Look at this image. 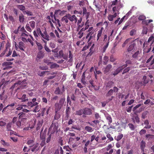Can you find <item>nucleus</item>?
I'll list each match as a JSON object with an SVG mask.
<instances>
[{
    "label": "nucleus",
    "instance_id": "nucleus-1",
    "mask_svg": "<svg viewBox=\"0 0 154 154\" xmlns=\"http://www.w3.org/2000/svg\"><path fill=\"white\" fill-rule=\"evenodd\" d=\"M66 12V11L64 10L61 11L59 9L56 10L55 11L54 14L53 15L52 12H51L50 15L48 16L47 17V19L49 20V22L50 23L51 26L52 27H54L53 23H52L51 21L56 25H58L59 27L61 26L60 21L58 19H57L56 16L58 15H63Z\"/></svg>",
    "mask_w": 154,
    "mask_h": 154
},
{
    "label": "nucleus",
    "instance_id": "nucleus-2",
    "mask_svg": "<svg viewBox=\"0 0 154 154\" xmlns=\"http://www.w3.org/2000/svg\"><path fill=\"white\" fill-rule=\"evenodd\" d=\"M20 38L23 41L25 42L28 41L32 46L34 45V43L33 42L34 41V39L31 35H29L26 33H22L21 34Z\"/></svg>",
    "mask_w": 154,
    "mask_h": 154
},
{
    "label": "nucleus",
    "instance_id": "nucleus-3",
    "mask_svg": "<svg viewBox=\"0 0 154 154\" xmlns=\"http://www.w3.org/2000/svg\"><path fill=\"white\" fill-rule=\"evenodd\" d=\"M154 42V37L152 35L148 39V41L146 42H145L143 47H147V48L149 49V51L151 48L153 46L152 45L153 44Z\"/></svg>",
    "mask_w": 154,
    "mask_h": 154
},
{
    "label": "nucleus",
    "instance_id": "nucleus-4",
    "mask_svg": "<svg viewBox=\"0 0 154 154\" xmlns=\"http://www.w3.org/2000/svg\"><path fill=\"white\" fill-rule=\"evenodd\" d=\"M7 98V96L5 95L4 92L0 95V110H2L3 107L5 106V103Z\"/></svg>",
    "mask_w": 154,
    "mask_h": 154
},
{
    "label": "nucleus",
    "instance_id": "nucleus-5",
    "mask_svg": "<svg viewBox=\"0 0 154 154\" xmlns=\"http://www.w3.org/2000/svg\"><path fill=\"white\" fill-rule=\"evenodd\" d=\"M65 100V98H62L60 99L59 103H56L55 104V112H57L61 108L63 105Z\"/></svg>",
    "mask_w": 154,
    "mask_h": 154
},
{
    "label": "nucleus",
    "instance_id": "nucleus-6",
    "mask_svg": "<svg viewBox=\"0 0 154 154\" xmlns=\"http://www.w3.org/2000/svg\"><path fill=\"white\" fill-rule=\"evenodd\" d=\"M26 81V80H23V81L21 82V81L19 80L18 82L15 83L12 86L11 88L13 89L15 87H19V85L21 88H24L26 85V83L25 82Z\"/></svg>",
    "mask_w": 154,
    "mask_h": 154
},
{
    "label": "nucleus",
    "instance_id": "nucleus-7",
    "mask_svg": "<svg viewBox=\"0 0 154 154\" xmlns=\"http://www.w3.org/2000/svg\"><path fill=\"white\" fill-rule=\"evenodd\" d=\"M30 26L32 28H34L35 26V21H31L29 22V23H27L26 25V29L28 31L30 32L32 31V30L30 27Z\"/></svg>",
    "mask_w": 154,
    "mask_h": 154
},
{
    "label": "nucleus",
    "instance_id": "nucleus-8",
    "mask_svg": "<svg viewBox=\"0 0 154 154\" xmlns=\"http://www.w3.org/2000/svg\"><path fill=\"white\" fill-rule=\"evenodd\" d=\"M104 28L103 27H101L100 29L98 31L97 35V42L98 43H100L102 41V32Z\"/></svg>",
    "mask_w": 154,
    "mask_h": 154
},
{
    "label": "nucleus",
    "instance_id": "nucleus-9",
    "mask_svg": "<svg viewBox=\"0 0 154 154\" xmlns=\"http://www.w3.org/2000/svg\"><path fill=\"white\" fill-rule=\"evenodd\" d=\"M14 45L16 50H18V48L22 51H24V44L22 42H20L19 43V45H18L16 42H14Z\"/></svg>",
    "mask_w": 154,
    "mask_h": 154
},
{
    "label": "nucleus",
    "instance_id": "nucleus-10",
    "mask_svg": "<svg viewBox=\"0 0 154 154\" xmlns=\"http://www.w3.org/2000/svg\"><path fill=\"white\" fill-rule=\"evenodd\" d=\"M28 106L26 105H20L16 109L18 110L22 109V111L24 112H27L29 111V110H27L26 108H27Z\"/></svg>",
    "mask_w": 154,
    "mask_h": 154
},
{
    "label": "nucleus",
    "instance_id": "nucleus-11",
    "mask_svg": "<svg viewBox=\"0 0 154 154\" xmlns=\"http://www.w3.org/2000/svg\"><path fill=\"white\" fill-rule=\"evenodd\" d=\"M57 128H58V125L57 124H56L55 123L54 124H52L50 127L49 129V131H50L52 130H53L52 133H53L55 132H57Z\"/></svg>",
    "mask_w": 154,
    "mask_h": 154
},
{
    "label": "nucleus",
    "instance_id": "nucleus-12",
    "mask_svg": "<svg viewBox=\"0 0 154 154\" xmlns=\"http://www.w3.org/2000/svg\"><path fill=\"white\" fill-rule=\"evenodd\" d=\"M64 91V86H63V88L60 89L59 88H57L55 91V93L57 94H61Z\"/></svg>",
    "mask_w": 154,
    "mask_h": 154
},
{
    "label": "nucleus",
    "instance_id": "nucleus-13",
    "mask_svg": "<svg viewBox=\"0 0 154 154\" xmlns=\"http://www.w3.org/2000/svg\"><path fill=\"white\" fill-rule=\"evenodd\" d=\"M39 144L38 143H36L33 145L32 146V148L31 149V151L32 152H36L39 149V146H38Z\"/></svg>",
    "mask_w": 154,
    "mask_h": 154
},
{
    "label": "nucleus",
    "instance_id": "nucleus-14",
    "mask_svg": "<svg viewBox=\"0 0 154 154\" xmlns=\"http://www.w3.org/2000/svg\"><path fill=\"white\" fill-rule=\"evenodd\" d=\"M79 2V5L82 8L83 7H85L88 4V2L87 0H81Z\"/></svg>",
    "mask_w": 154,
    "mask_h": 154
},
{
    "label": "nucleus",
    "instance_id": "nucleus-15",
    "mask_svg": "<svg viewBox=\"0 0 154 154\" xmlns=\"http://www.w3.org/2000/svg\"><path fill=\"white\" fill-rule=\"evenodd\" d=\"M154 63V56H152L147 61V65H151Z\"/></svg>",
    "mask_w": 154,
    "mask_h": 154
},
{
    "label": "nucleus",
    "instance_id": "nucleus-16",
    "mask_svg": "<svg viewBox=\"0 0 154 154\" xmlns=\"http://www.w3.org/2000/svg\"><path fill=\"white\" fill-rule=\"evenodd\" d=\"M26 119L23 118L22 119V120H19L16 122L17 125L19 127L22 128L23 125H24V123H23V121L26 120Z\"/></svg>",
    "mask_w": 154,
    "mask_h": 154
},
{
    "label": "nucleus",
    "instance_id": "nucleus-17",
    "mask_svg": "<svg viewBox=\"0 0 154 154\" xmlns=\"http://www.w3.org/2000/svg\"><path fill=\"white\" fill-rule=\"evenodd\" d=\"M14 105V103H11L10 105H8L4 107L2 110V112H4V111H6L7 109H11L13 108V107Z\"/></svg>",
    "mask_w": 154,
    "mask_h": 154
},
{
    "label": "nucleus",
    "instance_id": "nucleus-18",
    "mask_svg": "<svg viewBox=\"0 0 154 154\" xmlns=\"http://www.w3.org/2000/svg\"><path fill=\"white\" fill-rule=\"evenodd\" d=\"M93 29V27H90L88 29V31L89 32L87 35L86 38H87L88 37H89V40H90L92 38V36H91L92 34L91 33V32H91L92 30Z\"/></svg>",
    "mask_w": 154,
    "mask_h": 154
},
{
    "label": "nucleus",
    "instance_id": "nucleus-19",
    "mask_svg": "<svg viewBox=\"0 0 154 154\" xmlns=\"http://www.w3.org/2000/svg\"><path fill=\"white\" fill-rule=\"evenodd\" d=\"M117 16V14L116 13H115L113 15H109L108 16V19L110 21H112L114 18H115Z\"/></svg>",
    "mask_w": 154,
    "mask_h": 154
},
{
    "label": "nucleus",
    "instance_id": "nucleus-20",
    "mask_svg": "<svg viewBox=\"0 0 154 154\" xmlns=\"http://www.w3.org/2000/svg\"><path fill=\"white\" fill-rule=\"evenodd\" d=\"M83 113L85 115H90L91 114V110L88 108H85L83 111Z\"/></svg>",
    "mask_w": 154,
    "mask_h": 154
},
{
    "label": "nucleus",
    "instance_id": "nucleus-21",
    "mask_svg": "<svg viewBox=\"0 0 154 154\" xmlns=\"http://www.w3.org/2000/svg\"><path fill=\"white\" fill-rule=\"evenodd\" d=\"M68 19L71 21H74L75 23H76L77 22V18L75 15H73L72 16H69L68 18Z\"/></svg>",
    "mask_w": 154,
    "mask_h": 154
},
{
    "label": "nucleus",
    "instance_id": "nucleus-22",
    "mask_svg": "<svg viewBox=\"0 0 154 154\" xmlns=\"http://www.w3.org/2000/svg\"><path fill=\"white\" fill-rule=\"evenodd\" d=\"M148 94L146 92H142L141 95V98L142 99L144 100L148 98Z\"/></svg>",
    "mask_w": 154,
    "mask_h": 154
},
{
    "label": "nucleus",
    "instance_id": "nucleus-23",
    "mask_svg": "<svg viewBox=\"0 0 154 154\" xmlns=\"http://www.w3.org/2000/svg\"><path fill=\"white\" fill-rule=\"evenodd\" d=\"M112 66L111 65H108L106 67L103 69L104 73H107L112 68Z\"/></svg>",
    "mask_w": 154,
    "mask_h": 154
},
{
    "label": "nucleus",
    "instance_id": "nucleus-24",
    "mask_svg": "<svg viewBox=\"0 0 154 154\" xmlns=\"http://www.w3.org/2000/svg\"><path fill=\"white\" fill-rule=\"evenodd\" d=\"M46 133V132L44 131H42L40 133V138L41 140H45V136Z\"/></svg>",
    "mask_w": 154,
    "mask_h": 154
},
{
    "label": "nucleus",
    "instance_id": "nucleus-25",
    "mask_svg": "<svg viewBox=\"0 0 154 154\" xmlns=\"http://www.w3.org/2000/svg\"><path fill=\"white\" fill-rule=\"evenodd\" d=\"M141 52L139 51H137L132 56L133 58H137L141 57Z\"/></svg>",
    "mask_w": 154,
    "mask_h": 154
},
{
    "label": "nucleus",
    "instance_id": "nucleus-26",
    "mask_svg": "<svg viewBox=\"0 0 154 154\" xmlns=\"http://www.w3.org/2000/svg\"><path fill=\"white\" fill-rule=\"evenodd\" d=\"M145 142L143 140L142 141L140 142V147L141 150L143 152H144V148L145 147Z\"/></svg>",
    "mask_w": 154,
    "mask_h": 154
},
{
    "label": "nucleus",
    "instance_id": "nucleus-27",
    "mask_svg": "<svg viewBox=\"0 0 154 154\" xmlns=\"http://www.w3.org/2000/svg\"><path fill=\"white\" fill-rule=\"evenodd\" d=\"M123 68L121 66L118 68L112 74L114 75H117L119 73L122 69Z\"/></svg>",
    "mask_w": 154,
    "mask_h": 154
},
{
    "label": "nucleus",
    "instance_id": "nucleus-28",
    "mask_svg": "<svg viewBox=\"0 0 154 154\" xmlns=\"http://www.w3.org/2000/svg\"><path fill=\"white\" fill-rule=\"evenodd\" d=\"M41 36L42 38L48 41H49V36L47 34L46 32H44V33H43V34H42Z\"/></svg>",
    "mask_w": 154,
    "mask_h": 154
},
{
    "label": "nucleus",
    "instance_id": "nucleus-29",
    "mask_svg": "<svg viewBox=\"0 0 154 154\" xmlns=\"http://www.w3.org/2000/svg\"><path fill=\"white\" fill-rule=\"evenodd\" d=\"M109 36H108V39L107 41V42H106V45H105L104 46V47H103V52H104L105 51L106 49L108 47L109 45Z\"/></svg>",
    "mask_w": 154,
    "mask_h": 154
},
{
    "label": "nucleus",
    "instance_id": "nucleus-30",
    "mask_svg": "<svg viewBox=\"0 0 154 154\" xmlns=\"http://www.w3.org/2000/svg\"><path fill=\"white\" fill-rule=\"evenodd\" d=\"M146 139L148 140H151L154 138V136L151 134H148L146 135Z\"/></svg>",
    "mask_w": 154,
    "mask_h": 154
},
{
    "label": "nucleus",
    "instance_id": "nucleus-31",
    "mask_svg": "<svg viewBox=\"0 0 154 154\" xmlns=\"http://www.w3.org/2000/svg\"><path fill=\"white\" fill-rule=\"evenodd\" d=\"M11 65V63L10 62H4L2 64V66L3 67H9V66Z\"/></svg>",
    "mask_w": 154,
    "mask_h": 154
},
{
    "label": "nucleus",
    "instance_id": "nucleus-32",
    "mask_svg": "<svg viewBox=\"0 0 154 154\" xmlns=\"http://www.w3.org/2000/svg\"><path fill=\"white\" fill-rule=\"evenodd\" d=\"M87 72L86 71H85L83 73L82 75V82L85 85L86 84V82L84 81V78L85 77V75L87 73Z\"/></svg>",
    "mask_w": 154,
    "mask_h": 154
},
{
    "label": "nucleus",
    "instance_id": "nucleus-33",
    "mask_svg": "<svg viewBox=\"0 0 154 154\" xmlns=\"http://www.w3.org/2000/svg\"><path fill=\"white\" fill-rule=\"evenodd\" d=\"M106 119L109 121V125L112 122V120L111 116L109 115H107L106 116Z\"/></svg>",
    "mask_w": 154,
    "mask_h": 154
},
{
    "label": "nucleus",
    "instance_id": "nucleus-34",
    "mask_svg": "<svg viewBox=\"0 0 154 154\" xmlns=\"http://www.w3.org/2000/svg\"><path fill=\"white\" fill-rule=\"evenodd\" d=\"M109 60V57L107 56H105L103 58V64L104 65L106 64L107 63Z\"/></svg>",
    "mask_w": 154,
    "mask_h": 154
},
{
    "label": "nucleus",
    "instance_id": "nucleus-35",
    "mask_svg": "<svg viewBox=\"0 0 154 154\" xmlns=\"http://www.w3.org/2000/svg\"><path fill=\"white\" fill-rule=\"evenodd\" d=\"M23 13L24 14H26L28 16H32L33 15V13L29 11H23Z\"/></svg>",
    "mask_w": 154,
    "mask_h": 154
},
{
    "label": "nucleus",
    "instance_id": "nucleus-36",
    "mask_svg": "<svg viewBox=\"0 0 154 154\" xmlns=\"http://www.w3.org/2000/svg\"><path fill=\"white\" fill-rule=\"evenodd\" d=\"M123 137V135L122 134H119L116 137H115V139L117 141L120 140Z\"/></svg>",
    "mask_w": 154,
    "mask_h": 154
},
{
    "label": "nucleus",
    "instance_id": "nucleus-37",
    "mask_svg": "<svg viewBox=\"0 0 154 154\" xmlns=\"http://www.w3.org/2000/svg\"><path fill=\"white\" fill-rule=\"evenodd\" d=\"M38 104V103L37 102L34 103H32V102H29L28 103V105L29 106H30L31 107H32L34 106H35L36 105Z\"/></svg>",
    "mask_w": 154,
    "mask_h": 154
},
{
    "label": "nucleus",
    "instance_id": "nucleus-38",
    "mask_svg": "<svg viewBox=\"0 0 154 154\" xmlns=\"http://www.w3.org/2000/svg\"><path fill=\"white\" fill-rule=\"evenodd\" d=\"M34 143V141L32 140H29L27 141V144L28 145H30L29 147H31L32 145Z\"/></svg>",
    "mask_w": 154,
    "mask_h": 154
},
{
    "label": "nucleus",
    "instance_id": "nucleus-39",
    "mask_svg": "<svg viewBox=\"0 0 154 154\" xmlns=\"http://www.w3.org/2000/svg\"><path fill=\"white\" fill-rule=\"evenodd\" d=\"M152 21H153L152 20L150 19L149 20H146L145 21H143L142 22V23L143 24L147 25L149 23L152 22Z\"/></svg>",
    "mask_w": 154,
    "mask_h": 154
},
{
    "label": "nucleus",
    "instance_id": "nucleus-40",
    "mask_svg": "<svg viewBox=\"0 0 154 154\" xmlns=\"http://www.w3.org/2000/svg\"><path fill=\"white\" fill-rule=\"evenodd\" d=\"M41 108V106L39 105L37 106L33 110V111L34 112H38Z\"/></svg>",
    "mask_w": 154,
    "mask_h": 154
},
{
    "label": "nucleus",
    "instance_id": "nucleus-41",
    "mask_svg": "<svg viewBox=\"0 0 154 154\" xmlns=\"http://www.w3.org/2000/svg\"><path fill=\"white\" fill-rule=\"evenodd\" d=\"M18 98L19 99L21 100H22V101H23V102L25 101L26 100H28V99H26V95L25 94H23L22 95V97H21V98L18 97Z\"/></svg>",
    "mask_w": 154,
    "mask_h": 154
},
{
    "label": "nucleus",
    "instance_id": "nucleus-42",
    "mask_svg": "<svg viewBox=\"0 0 154 154\" xmlns=\"http://www.w3.org/2000/svg\"><path fill=\"white\" fill-rule=\"evenodd\" d=\"M153 100H154V99ZM149 103H150L151 105L154 104V102L153 103L152 102H151L150 100L149 99H147L145 101V102H144V103L145 104L147 105V104H148Z\"/></svg>",
    "mask_w": 154,
    "mask_h": 154
},
{
    "label": "nucleus",
    "instance_id": "nucleus-43",
    "mask_svg": "<svg viewBox=\"0 0 154 154\" xmlns=\"http://www.w3.org/2000/svg\"><path fill=\"white\" fill-rule=\"evenodd\" d=\"M18 8L23 12L25 11V7L22 5H19L17 6Z\"/></svg>",
    "mask_w": 154,
    "mask_h": 154
},
{
    "label": "nucleus",
    "instance_id": "nucleus-44",
    "mask_svg": "<svg viewBox=\"0 0 154 154\" xmlns=\"http://www.w3.org/2000/svg\"><path fill=\"white\" fill-rule=\"evenodd\" d=\"M85 129L87 131L89 132H91L93 131V129L91 127L88 126L85 127Z\"/></svg>",
    "mask_w": 154,
    "mask_h": 154
},
{
    "label": "nucleus",
    "instance_id": "nucleus-45",
    "mask_svg": "<svg viewBox=\"0 0 154 154\" xmlns=\"http://www.w3.org/2000/svg\"><path fill=\"white\" fill-rule=\"evenodd\" d=\"M44 42L45 43V50L48 52H50L51 51V50L49 49V48L46 45V42L44 41L43 40Z\"/></svg>",
    "mask_w": 154,
    "mask_h": 154
},
{
    "label": "nucleus",
    "instance_id": "nucleus-46",
    "mask_svg": "<svg viewBox=\"0 0 154 154\" xmlns=\"http://www.w3.org/2000/svg\"><path fill=\"white\" fill-rule=\"evenodd\" d=\"M20 21L21 22H23L24 21V18L23 15L21 14L19 16Z\"/></svg>",
    "mask_w": 154,
    "mask_h": 154
},
{
    "label": "nucleus",
    "instance_id": "nucleus-47",
    "mask_svg": "<svg viewBox=\"0 0 154 154\" xmlns=\"http://www.w3.org/2000/svg\"><path fill=\"white\" fill-rule=\"evenodd\" d=\"M134 44H132L129 46L128 49V51H131L134 48Z\"/></svg>",
    "mask_w": 154,
    "mask_h": 154
},
{
    "label": "nucleus",
    "instance_id": "nucleus-48",
    "mask_svg": "<svg viewBox=\"0 0 154 154\" xmlns=\"http://www.w3.org/2000/svg\"><path fill=\"white\" fill-rule=\"evenodd\" d=\"M130 38H128L126 39L125 42L122 45V47H124L126 45H127L129 42V41L130 40Z\"/></svg>",
    "mask_w": 154,
    "mask_h": 154
},
{
    "label": "nucleus",
    "instance_id": "nucleus-49",
    "mask_svg": "<svg viewBox=\"0 0 154 154\" xmlns=\"http://www.w3.org/2000/svg\"><path fill=\"white\" fill-rule=\"evenodd\" d=\"M136 30L133 29L130 31V35L131 36H133L136 34Z\"/></svg>",
    "mask_w": 154,
    "mask_h": 154
},
{
    "label": "nucleus",
    "instance_id": "nucleus-50",
    "mask_svg": "<svg viewBox=\"0 0 154 154\" xmlns=\"http://www.w3.org/2000/svg\"><path fill=\"white\" fill-rule=\"evenodd\" d=\"M126 64L122 66V67L123 68V69L127 66V64H131V61L130 60H128L126 61Z\"/></svg>",
    "mask_w": 154,
    "mask_h": 154
},
{
    "label": "nucleus",
    "instance_id": "nucleus-51",
    "mask_svg": "<svg viewBox=\"0 0 154 154\" xmlns=\"http://www.w3.org/2000/svg\"><path fill=\"white\" fill-rule=\"evenodd\" d=\"M43 123V120L42 119H40L38 120V122L37 124L38 127H40Z\"/></svg>",
    "mask_w": 154,
    "mask_h": 154
},
{
    "label": "nucleus",
    "instance_id": "nucleus-52",
    "mask_svg": "<svg viewBox=\"0 0 154 154\" xmlns=\"http://www.w3.org/2000/svg\"><path fill=\"white\" fill-rule=\"evenodd\" d=\"M147 32V28L145 27H143L142 31V33L143 34H146Z\"/></svg>",
    "mask_w": 154,
    "mask_h": 154
},
{
    "label": "nucleus",
    "instance_id": "nucleus-53",
    "mask_svg": "<svg viewBox=\"0 0 154 154\" xmlns=\"http://www.w3.org/2000/svg\"><path fill=\"white\" fill-rule=\"evenodd\" d=\"M62 20L63 21L65 22L66 23H68V18L66 16L63 17L62 18Z\"/></svg>",
    "mask_w": 154,
    "mask_h": 154
},
{
    "label": "nucleus",
    "instance_id": "nucleus-54",
    "mask_svg": "<svg viewBox=\"0 0 154 154\" xmlns=\"http://www.w3.org/2000/svg\"><path fill=\"white\" fill-rule=\"evenodd\" d=\"M36 31H37V33L38 35L39 36L41 35V36L43 33H42L40 29L39 28H37Z\"/></svg>",
    "mask_w": 154,
    "mask_h": 154
},
{
    "label": "nucleus",
    "instance_id": "nucleus-55",
    "mask_svg": "<svg viewBox=\"0 0 154 154\" xmlns=\"http://www.w3.org/2000/svg\"><path fill=\"white\" fill-rule=\"evenodd\" d=\"M12 50L10 49H9L8 51L6 52V57H8L11 55L12 53Z\"/></svg>",
    "mask_w": 154,
    "mask_h": 154
},
{
    "label": "nucleus",
    "instance_id": "nucleus-56",
    "mask_svg": "<svg viewBox=\"0 0 154 154\" xmlns=\"http://www.w3.org/2000/svg\"><path fill=\"white\" fill-rule=\"evenodd\" d=\"M129 128L131 129L132 130H134L135 128H136V126H134L132 124H129L128 125Z\"/></svg>",
    "mask_w": 154,
    "mask_h": 154
},
{
    "label": "nucleus",
    "instance_id": "nucleus-57",
    "mask_svg": "<svg viewBox=\"0 0 154 154\" xmlns=\"http://www.w3.org/2000/svg\"><path fill=\"white\" fill-rule=\"evenodd\" d=\"M16 113L18 114V115H19V118L20 119L24 116L25 115L24 113L23 112L18 113L17 111H16Z\"/></svg>",
    "mask_w": 154,
    "mask_h": 154
},
{
    "label": "nucleus",
    "instance_id": "nucleus-58",
    "mask_svg": "<svg viewBox=\"0 0 154 154\" xmlns=\"http://www.w3.org/2000/svg\"><path fill=\"white\" fill-rule=\"evenodd\" d=\"M82 8L83 9V15H86L87 16L88 15V14L87 12V10L86 8V7H82Z\"/></svg>",
    "mask_w": 154,
    "mask_h": 154
},
{
    "label": "nucleus",
    "instance_id": "nucleus-59",
    "mask_svg": "<svg viewBox=\"0 0 154 154\" xmlns=\"http://www.w3.org/2000/svg\"><path fill=\"white\" fill-rule=\"evenodd\" d=\"M106 137L109 140V141H112L113 140V138L111 136L110 134H107L106 135Z\"/></svg>",
    "mask_w": 154,
    "mask_h": 154
},
{
    "label": "nucleus",
    "instance_id": "nucleus-60",
    "mask_svg": "<svg viewBox=\"0 0 154 154\" xmlns=\"http://www.w3.org/2000/svg\"><path fill=\"white\" fill-rule=\"evenodd\" d=\"M143 80L144 84H146L148 83V80L146 79V76H144L143 77Z\"/></svg>",
    "mask_w": 154,
    "mask_h": 154
},
{
    "label": "nucleus",
    "instance_id": "nucleus-61",
    "mask_svg": "<svg viewBox=\"0 0 154 154\" xmlns=\"http://www.w3.org/2000/svg\"><path fill=\"white\" fill-rule=\"evenodd\" d=\"M146 18L143 15H140L138 17V19L140 20H145Z\"/></svg>",
    "mask_w": 154,
    "mask_h": 154
},
{
    "label": "nucleus",
    "instance_id": "nucleus-62",
    "mask_svg": "<svg viewBox=\"0 0 154 154\" xmlns=\"http://www.w3.org/2000/svg\"><path fill=\"white\" fill-rule=\"evenodd\" d=\"M84 31V30H82V29H81L80 31L79 32L78 34L79 35V38H81L83 36V31Z\"/></svg>",
    "mask_w": 154,
    "mask_h": 154
},
{
    "label": "nucleus",
    "instance_id": "nucleus-63",
    "mask_svg": "<svg viewBox=\"0 0 154 154\" xmlns=\"http://www.w3.org/2000/svg\"><path fill=\"white\" fill-rule=\"evenodd\" d=\"M83 113V111L82 110H80L76 112V114L81 115Z\"/></svg>",
    "mask_w": 154,
    "mask_h": 154
},
{
    "label": "nucleus",
    "instance_id": "nucleus-64",
    "mask_svg": "<svg viewBox=\"0 0 154 154\" xmlns=\"http://www.w3.org/2000/svg\"><path fill=\"white\" fill-rule=\"evenodd\" d=\"M117 0H115L113 1L112 5H118L119 4V3L118 2Z\"/></svg>",
    "mask_w": 154,
    "mask_h": 154
}]
</instances>
